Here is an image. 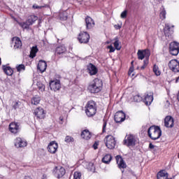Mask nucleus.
<instances>
[{
  "label": "nucleus",
  "instance_id": "ddd939ff",
  "mask_svg": "<svg viewBox=\"0 0 179 179\" xmlns=\"http://www.w3.org/2000/svg\"><path fill=\"white\" fill-rule=\"evenodd\" d=\"M125 120V113L122 111H118L115 115V121L117 123L122 122Z\"/></svg>",
  "mask_w": 179,
  "mask_h": 179
},
{
  "label": "nucleus",
  "instance_id": "bf43d9fd",
  "mask_svg": "<svg viewBox=\"0 0 179 179\" xmlns=\"http://www.w3.org/2000/svg\"><path fill=\"white\" fill-rule=\"evenodd\" d=\"M2 64V60H1V57H0V65Z\"/></svg>",
  "mask_w": 179,
  "mask_h": 179
},
{
  "label": "nucleus",
  "instance_id": "3c124183",
  "mask_svg": "<svg viewBox=\"0 0 179 179\" xmlns=\"http://www.w3.org/2000/svg\"><path fill=\"white\" fill-rule=\"evenodd\" d=\"M129 72L132 73V72H134V67H130Z\"/></svg>",
  "mask_w": 179,
  "mask_h": 179
},
{
  "label": "nucleus",
  "instance_id": "13d9d810",
  "mask_svg": "<svg viewBox=\"0 0 179 179\" xmlns=\"http://www.w3.org/2000/svg\"><path fill=\"white\" fill-rule=\"evenodd\" d=\"M90 166H92V167H93L94 166L93 163H90Z\"/></svg>",
  "mask_w": 179,
  "mask_h": 179
},
{
  "label": "nucleus",
  "instance_id": "6e6d98bb",
  "mask_svg": "<svg viewBox=\"0 0 179 179\" xmlns=\"http://www.w3.org/2000/svg\"><path fill=\"white\" fill-rule=\"evenodd\" d=\"M178 80H179V76L176 78V83L178 82Z\"/></svg>",
  "mask_w": 179,
  "mask_h": 179
},
{
  "label": "nucleus",
  "instance_id": "5fc2aeb1",
  "mask_svg": "<svg viewBox=\"0 0 179 179\" xmlns=\"http://www.w3.org/2000/svg\"><path fill=\"white\" fill-rule=\"evenodd\" d=\"M24 179H31V178L30 176H25Z\"/></svg>",
  "mask_w": 179,
  "mask_h": 179
},
{
  "label": "nucleus",
  "instance_id": "4468645a",
  "mask_svg": "<svg viewBox=\"0 0 179 179\" xmlns=\"http://www.w3.org/2000/svg\"><path fill=\"white\" fill-rule=\"evenodd\" d=\"M14 143L15 148H26L27 146V142L21 138H17Z\"/></svg>",
  "mask_w": 179,
  "mask_h": 179
},
{
  "label": "nucleus",
  "instance_id": "aec40b11",
  "mask_svg": "<svg viewBox=\"0 0 179 179\" xmlns=\"http://www.w3.org/2000/svg\"><path fill=\"white\" fill-rule=\"evenodd\" d=\"M116 162L120 169H125V167H127V164H125V162H124V159H122L121 156L117 155L116 157Z\"/></svg>",
  "mask_w": 179,
  "mask_h": 179
},
{
  "label": "nucleus",
  "instance_id": "423d86ee",
  "mask_svg": "<svg viewBox=\"0 0 179 179\" xmlns=\"http://www.w3.org/2000/svg\"><path fill=\"white\" fill-rule=\"evenodd\" d=\"M78 39L81 44H87L89 40H90V36L87 32H81L79 34Z\"/></svg>",
  "mask_w": 179,
  "mask_h": 179
},
{
  "label": "nucleus",
  "instance_id": "37998d69",
  "mask_svg": "<svg viewBox=\"0 0 179 179\" xmlns=\"http://www.w3.org/2000/svg\"><path fill=\"white\" fill-rule=\"evenodd\" d=\"M127 10H124V11H123V12L121 13L120 17H122V19H125V17H127Z\"/></svg>",
  "mask_w": 179,
  "mask_h": 179
},
{
  "label": "nucleus",
  "instance_id": "412c9836",
  "mask_svg": "<svg viewBox=\"0 0 179 179\" xmlns=\"http://www.w3.org/2000/svg\"><path fill=\"white\" fill-rule=\"evenodd\" d=\"M157 179H173V178H169V173L166 171L162 170L157 173Z\"/></svg>",
  "mask_w": 179,
  "mask_h": 179
},
{
  "label": "nucleus",
  "instance_id": "f03ea898",
  "mask_svg": "<svg viewBox=\"0 0 179 179\" xmlns=\"http://www.w3.org/2000/svg\"><path fill=\"white\" fill-rule=\"evenodd\" d=\"M148 136L152 141H156L162 136V129L159 126H151L148 130Z\"/></svg>",
  "mask_w": 179,
  "mask_h": 179
},
{
  "label": "nucleus",
  "instance_id": "9d476101",
  "mask_svg": "<svg viewBox=\"0 0 179 179\" xmlns=\"http://www.w3.org/2000/svg\"><path fill=\"white\" fill-rule=\"evenodd\" d=\"M136 143V139L133 135L127 136V138H125L124 141V145H127V146H135Z\"/></svg>",
  "mask_w": 179,
  "mask_h": 179
},
{
  "label": "nucleus",
  "instance_id": "c85d7f7f",
  "mask_svg": "<svg viewBox=\"0 0 179 179\" xmlns=\"http://www.w3.org/2000/svg\"><path fill=\"white\" fill-rule=\"evenodd\" d=\"M40 101H41V99L38 96H36L31 99V103L34 106H37V104H40Z\"/></svg>",
  "mask_w": 179,
  "mask_h": 179
},
{
  "label": "nucleus",
  "instance_id": "ea45409f",
  "mask_svg": "<svg viewBox=\"0 0 179 179\" xmlns=\"http://www.w3.org/2000/svg\"><path fill=\"white\" fill-rule=\"evenodd\" d=\"M80 177H82V173L79 172L74 173V179H80Z\"/></svg>",
  "mask_w": 179,
  "mask_h": 179
},
{
  "label": "nucleus",
  "instance_id": "a18cd8bd",
  "mask_svg": "<svg viewBox=\"0 0 179 179\" xmlns=\"http://www.w3.org/2000/svg\"><path fill=\"white\" fill-rule=\"evenodd\" d=\"M99 146V142H95L94 143V145H92L93 148L94 149V150H96V149H97V147Z\"/></svg>",
  "mask_w": 179,
  "mask_h": 179
},
{
  "label": "nucleus",
  "instance_id": "a211bd4d",
  "mask_svg": "<svg viewBox=\"0 0 179 179\" xmlns=\"http://www.w3.org/2000/svg\"><path fill=\"white\" fill-rule=\"evenodd\" d=\"M19 124L16 122H12L9 125V131H11L12 134H17L19 132Z\"/></svg>",
  "mask_w": 179,
  "mask_h": 179
},
{
  "label": "nucleus",
  "instance_id": "dca6fc26",
  "mask_svg": "<svg viewBox=\"0 0 179 179\" xmlns=\"http://www.w3.org/2000/svg\"><path fill=\"white\" fill-rule=\"evenodd\" d=\"M14 50H19L22 48V41L18 37H14L12 39Z\"/></svg>",
  "mask_w": 179,
  "mask_h": 179
},
{
  "label": "nucleus",
  "instance_id": "7ed1b4c3",
  "mask_svg": "<svg viewBox=\"0 0 179 179\" xmlns=\"http://www.w3.org/2000/svg\"><path fill=\"white\" fill-rule=\"evenodd\" d=\"M85 108V113L88 117H93V115H96L97 111V106L96 105V102L94 101H88Z\"/></svg>",
  "mask_w": 179,
  "mask_h": 179
},
{
  "label": "nucleus",
  "instance_id": "49530a36",
  "mask_svg": "<svg viewBox=\"0 0 179 179\" xmlns=\"http://www.w3.org/2000/svg\"><path fill=\"white\" fill-rule=\"evenodd\" d=\"M33 8L34 9H41L42 8H43V6H37V4H34L33 6Z\"/></svg>",
  "mask_w": 179,
  "mask_h": 179
},
{
  "label": "nucleus",
  "instance_id": "864d4df0",
  "mask_svg": "<svg viewBox=\"0 0 179 179\" xmlns=\"http://www.w3.org/2000/svg\"><path fill=\"white\" fill-rule=\"evenodd\" d=\"M146 68V66L143 64L141 67V69H145Z\"/></svg>",
  "mask_w": 179,
  "mask_h": 179
},
{
  "label": "nucleus",
  "instance_id": "6ab92c4d",
  "mask_svg": "<svg viewBox=\"0 0 179 179\" xmlns=\"http://www.w3.org/2000/svg\"><path fill=\"white\" fill-rule=\"evenodd\" d=\"M85 24L87 29H92V27H94V20L88 16L85 18Z\"/></svg>",
  "mask_w": 179,
  "mask_h": 179
},
{
  "label": "nucleus",
  "instance_id": "20e7f679",
  "mask_svg": "<svg viewBox=\"0 0 179 179\" xmlns=\"http://www.w3.org/2000/svg\"><path fill=\"white\" fill-rule=\"evenodd\" d=\"M104 143L108 149H114V148H115V145H117L115 138L112 135L106 136L104 139Z\"/></svg>",
  "mask_w": 179,
  "mask_h": 179
},
{
  "label": "nucleus",
  "instance_id": "052dcab7",
  "mask_svg": "<svg viewBox=\"0 0 179 179\" xmlns=\"http://www.w3.org/2000/svg\"><path fill=\"white\" fill-rule=\"evenodd\" d=\"M133 64H134V61L131 62V65H133Z\"/></svg>",
  "mask_w": 179,
  "mask_h": 179
},
{
  "label": "nucleus",
  "instance_id": "f257e3e1",
  "mask_svg": "<svg viewBox=\"0 0 179 179\" xmlns=\"http://www.w3.org/2000/svg\"><path fill=\"white\" fill-rule=\"evenodd\" d=\"M103 89V81L99 78H95L88 86L90 93H99Z\"/></svg>",
  "mask_w": 179,
  "mask_h": 179
},
{
  "label": "nucleus",
  "instance_id": "0eeeda50",
  "mask_svg": "<svg viewBox=\"0 0 179 179\" xmlns=\"http://www.w3.org/2000/svg\"><path fill=\"white\" fill-rule=\"evenodd\" d=\"M169 69L173 72H179V62L177 59H172L169 63Z\"/></svg>",
  "mask_w": 179,
  "mask_h": 179
},
{
  "label": "nucleus",
  "instance_id": "4d7b16f0",
  "mask_svg": "<svg viewBox=\"0 0 179 179\" xmlns=\"http://www.w3.org/2000/svg\"><path fill=\"white\" fill-rule=\"evenodd\" d=\"M59 120H60V121H64V117H59Z\"/></svg>",
  "mask_w": 179,
  "mask_h": 179
},
{
  "label": "nucleus",
  "instance_id": "5701e85b",
  "mask_svg": "<svg viewBox=\"0 0 179 179\" xmlns=\"http://www.w3.org/2000/svg\"><path fill=\"white\" fill-rule=\"evenodd\" d=\"M38 69L43 73L47 69V63L45 61L40 60L38 64Z\"/></svg>",
  "mask_w": 179,
  "mask_h": 179
},
{
  "label": "nucleus",
  "instance_id": "2f4dec72",
  "mask_svg": "<svg viewBox=\"0 0 179 179\" xmlns=\"http://www.w3.org/2000/svg\"><path fill=\"white\" fill-rule=\"evenodd\" d=\"M160 13H159V17L162 19V20H164L166 19V8H164V6H162L160 9Z\"/></svg>",
  "mask_w": 179,
  "mask_h": 179
},
{
  "label": "nucleus",
  "instance_id": "c03bdc74",
  "mask_svg": "<svg viewBox=\"0 0 179 179\" xmlns=\"http://www.w3.org/2000/svg\"><path fill=\"white\" fill-rule=\"evenodd\" d=\"M148 64H149V58L145 57V59L143 61V65H145V66H148Z\"/></svg>",
  "mask_w": 179,
  "mask_h": 179
},
{
  "label": "nucleus",
  "instance_id": "4be33fe9",
  "mask_svg": "<svg viewBox=\"0 0 179 179\" xmlns=\"http://www.w3.org/2000/svg\"><path fill=\"white\" fill-rule=\"evenodd\" d=\"M87 71L90 75H91V76L93 75H96V73H97V68H96V66L92 64H90L87 66Z\"/></svg>",
  "mask_w": 179,
  "mask_h": 179
},
{
  "label": "nucleus",
  "instance_id": "a19ab883",
  "mask_svg": "<svg viewBox=\"0 0 179 179\" xmlns=\"http://www.w3.org/2000/svg\"><path fill=\"white\" fill-rule=\"evenodd\" d=\"M170 31V26L166 25L165 28L164 29V32L165 34H167Z\"/></svg>",
  "mask_w": 179,
  "mask_h": 179
},
{
  "label": "nucleus",
  "instance_id": "c9c22d12",
  "mask_svg": "<svg viewBox=\"0 0 179 179\" xmlns=\"http://www.w3.org/2000/svg\"><path fill=\"white\" fill-rule=\"evenodd\" d=\"M16 68L17 72H21V71H24V69H26V66H24V64H20Z\"/></svg>",
  "mask_w": 179,
  "mask_h": 179
},
{
  "label": "nucleus",
  "instance_id": "393cba45",
  "mask_svg": "<svg viewBox=\"0 0 179 179\" xmlns=\"http://www.w3.org/2000/svg\"><path fill=\"white\" fill-rule=\"evenodd\" d=\"M153 101V94L150 93V95L147 94L144 99V103L146 106H150Z\"/></svg>",
  "mask_w": 179,
  "mask_h": 179
},
{
  "label": "nucleus",
  "instance_id": "4c0bfd02",
  "mask_svg": "<svg viewBox=\"0 0 179 179\" xmlns=\"http://www.w3.org/2000/svg\"><path fill=\"white\" fill-rule=\"evenodd\" d=\"M65 142L70 143V142H73V138L69 136H66L65 138Z\"/></svg>",
  "mask_w": 179,
  "mask_h": 179
},
{
  "label": "nucleus",
  "instance_id": "58836bf2",
  "mask_svg": "<svg viewBox=\"0 0 179 179\" xmlns=\"http://www.w3.org/2000/svg\"><path fill=\"white\" fill-rule=\"evenodd\" d=\"M141 100H142V97L138 94L134 96V101L138 102V101H141Z\"/></svg>",
  "mask_w": 179,
  "mask_h": 179
},
{
  "label": "nucleus",
  "instance_id": "39448f33",
  "mask_svg": "<svg viewBox=\"0 0 179 179\" xmlns=\"http://www.w3.org/2000/svg\"><path fill=\"white\" fill-rule=\"evenodd\" d=\"M169 52L171 55H178L179 43L177 42H171L169 45Z\"/></svg>",
  "mask_w": 179,
  "mask_h": 179
},
{
  "label": "nucleus",
  "instance_id": "bb28decb",
  "mask_svg": "<svg viewBox=\"0 0 179 179\" xmlns=\"http://www.w3.org/2000/svg\"><path fill=\"white\" fill-rule=\"evenodd\" d=\"M3 70L8 76H12V75H13V70L10 66H3Z\"/></svg>",
  "mask_w": 179,
  "mask_h": 179
},
{
  "label": "nucleus",
  "instance_id": "72a5a7b5",
  "mask_svg": "<svg viewBox=\"0 0 179 179\" xmlns=\"http://www.w3.org/2000/svg\"><path fill=\"white\" fill-rule=\"evenodd\" d=\"M18 24L20 27H22V29H29V27L31 26L27 20L24 22H18Z\"/></svg>",
  "mask_w": 179,
  "mask_h": 179
},
{
  "label": "nucleus",
  "instance_id": "de8ad7c7",
  "mask_svg": "<svg viewBox=\"0 0 179 179\" xmlns=\"http://www.w3.org/2000/svg\"><path fill=\"white\" fill-rule=\"evenodd\" d=\"M106 127H107V122L104 121L103 125V132H106Z\"/></svg>",
  "mask_w": 179,
  "mask_h": 179
},
{
  "label": "nucleus",
  "instance_id": "f704fd0d",
  "mask_svg": "<svg viewBox=\"0 0 179 179\" xmlns=\"http://www.w3.org/2000/svg\"><path fill=\"white\" fill-rule=\"evenodd\" d=\"M153 72L155 73L157 76H160V71L159 70V66H157L156 64L154 65L153 67Z\"/></svg>",
  "mask_w": 179,
  "mask_h": 179
},
{
  "label": "nucleus",
  "instance_id": "f3484780",
  "mask_svg": "<svg viewBox=\"0 0 179 179\" xmlns=\"http://www.w3.org/2000/svg\"><path fill=\"white\" fill-rule=\"evenodd\" d=\"M57 149H58V143H55V141H52L48 146V150L50 153H55L57 152Z\"/></svg>",
  "mask_w": 179,
  "mask_h": 179
},
{
  "label": "nucleus",
  "instance_id": "79ce46f5",
  "mask_svg": "<svg viewBox=\"0 0 179 179\" xmlns=\"http://www.w3.org/2000/svg\"><path fill=\"white\" fill-rule=\"evenodd\" d=\"M107 48H108V50H109V52H114V51H115V48H114V47H113L112 45H108V46L107 47Z\"/></svg>",
  "mask_w": 179,
  "mask_h": 179
},
{
  "label": "nucleus",
  "instance_id": "1a4fd4ad",
  "mask_svg": "<svg viewBox=\"0 0 179 179\" xmlns=\"http://www.w3.org/2000/svg\"><path fill=\"white\" fill-rule=\"evenodd\" d=\"M50 88L54 92H57L61 89V82L59 80H54L50 83Z\"/></svg>",
  "mask_w": 179,
  "mask_h": 179
},
{
  "label": "nucleus",
  "instance_id": "cd10ccee",
  "mask_svg": "<svg viewBox=\"0 0 179 179\" xmlns=\"http://www.w3.org/2000/svg\"><path fill=\"white\" fill-rule=\"evenodd\" d=\"M37 52H38V48H37V46H33L30 51V55H29L30 58H34Z\"/></svg>",
  "mask_w": 179,
  "mask_h": 179
},
{
  "label": "nucleus",
  "instance_id": "f8f14e48",
  "mask_svg": "<svg viewBox=\"0 0 179 179\" xmlns=\"http://www.w3.org/2000/svg\"><path fill=\"white\" fill-rule=\"evenodd\" d=\"M34 115L39 120H44V118H45V112L44 111V109H43V108H37L34 110Z\"/></svg>",
  "mask_w": 179,
  "mask_h": 179
},
{
  "label": "nucleus",
  "instance_id": "b1692460",
  "mask_svg": "<svg viewBox=\"0 0 179 179\" xmlns=\"http://www.w3.org/2000/svg\"><path fill=\"white\" fill-rule=\"evenodd\" d=\"M81 138H83V139H85V141H89V139L92 138V133H90L87 129H85L81 132Z\"/></svg>",
  "mask_w": 179,
  "mask_h": 179
},
{
  "label": "nucleus",
  "instance_id": "09e8293b",
  "mask_svg": "<svg viewBox=\"0 0 179 179\" xmlns=\"http://www.w3.org/2000/svg\"><path fill=\"white\" fill-rule=\"evenodd\" d=\"M17 107H19V103L15 102V104L13 105V108H14V110H16V108H17Z\"/></svg>",
  "mask_w": 179,
  "mask_h": 179
},
{
  "label": "nucleus",
  "instance_id": "9b49d317",
  "mask_svg": "<svg viewBox=\"0 0 179 179\" xmlns=\"http://www.w3.org/2000/svg\"><path fill=\"white\" fill-rule=\"evenodd\" d=\"M137 55L138 59H143V58H149V57H150V51H149V50H138Z\"/></svg>",
  "mask_w": 179,
  "mask_h": 179
},
{
  "label": "nucleus",
  "instance_id": "603ef678",
  "mask_svg": "<svg viewBox=\"0 0 179 179\" xmlns=\"http://www.w3.org/2000/svg\"><path fill=\"white\" fill-rule=\"evenodd\" d=\"M60 19H62V20H66L67 17H66V16H65L64 17L60 16Z\"/></svg>",
  "mask_w": 179,
  "mask_h": 179
},
{
  "label": "nucleus",
  "instance_id": "a878e982",
  "mask_svg": "<svg viewBox=\"0 0 179 179\" xmlns=\"http://www.w3.org/2000/svg\"><path fill=\"white\" fill-rule=\"evenodd\" d=\"M66 52V48L64 46H59L56 48L55 54L57 55H61V54H65Z\"/></svg>",
  "mask_w": 179,
  "mask_h": 179
},
{
  "label": "nucleus",
  "instance_id": "6e6552de",
  "mask_svg": "<svg viewBox=\"0 0 179 179\" xmlns=\"http://www.w3.org/2000/svg\"><path fill=\"white\" fill-rule=\"evenodd\" d=\"M53 174H55L57 178H61L65 176V169L62 166H56L53 171Z\"/></svg>",
  "mask_w": 179,
  "mask_h": 179
},
{
  "label": "nucleus",
  "instance_id": "c756f323",
  "mask_svg": "<svg viewBox=\"0 0 179 179\" xmlns=\"http://www.w3.org/2000/svg\"><path fill=\"white\" fill-rule=\"evenodd\" d=\"M112 159H113V157H111V155L108 154L103 157L102 162H103V163H105L106 164H108V163H110V162H111Z\"/></svg>",
  "mask_w": 179,
  "mask_h": 179
},
{
  "label": "nucleus",
  "instance_id": "8fccbe9b",
  "mask_svg": "<svg viewBox=\"0 0 179 179\" xmlns=\"http://www.w3.org/2000/svg\"><path fill=\"white\" fill-rule=\"evenodd\" d=\"M149 148H150V149H155V145H153V144H152V143H150Z\"/></svg>",
  "mask_w": 179,
  "mask_h": 179
},
{
  "label": "nucleus",
  "instance_id": "473e14b6",
  "mask_svg": "<svg viewBox=\"0 0 179 179\" xmlns=\"http://www.w3.org/2000/svg\"><path fill=\"white\" fill-rule=\"evenodd\" d=\"M114 47L116 50H121V46H120V40H118V37L115 38Z\"/></svg>",
  "mask_w": 179,
  "mask_h": 179
},
{
  "label": "nucleus",
  "instance_id": "7c9ffc66",
  "mask_svg": "<svg viewBox=\"0 0 179 179\" xmlns=\"http://www.w3.org/2000/svg\"><path fill=\"white\" fill-rule=\"evenodd\" d=\"M38 19V17L36 15H30L29 17H28V19L27 21L28 22L29 24L31 26V24H33V23H34V22H36V20H37Z\"/></svg>",
  "mask_w": 179,
  "mask_h": 179
},
{
  "label": "nucleus",
  "instance_id": "e433bc0d",
  "mask_svg": "<svg viewBox=\"0 0 179 179\" xmlns=\"http://www.w3.org/2000/svg\"><path fill=\"white\" fill-rule=\"evenodd\" d=\"M36 85H37L39 90L43 91L45 89V86H44V85H43V83H37Z\"/></svg>",
  "mask_w": 179,
  "mask_h": 179
},
{
  "label": "nucleus",
  "instance_id": "2eb2a0df",
  "mask_svg": "<svg viewBox=\"0 0 179 179\" xmlns=\"http://www.w3.org/2000/svg\"><path fill=\"white\" fill-rule=\"evenodd\" d=\"M164 125L166 128H173L174 127V118L171 116H166L164 119Z\"/></svg>",
  "mask_w": 179,
  "mask_h": 179
}]
</instances>
